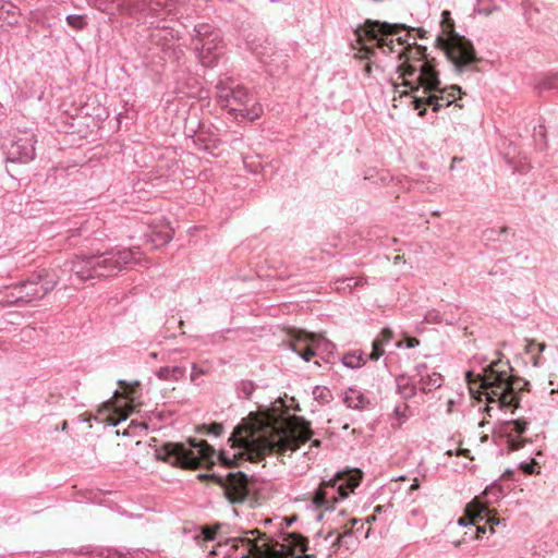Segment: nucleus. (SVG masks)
I'll list each match as a JSON object with an SVG mask.
<instances>
[{
    "mask_svg": "<svg viewBox=\"0 0 558 558\" xmlns=\"http://www.w3.org/2000/svg\"><path fill=\"white\" fill-rule=\"evenodd\" d=\"M372 347H373V351L368 355V359L372 361H377V360H379L380 356H383L385 354V350L383 349V341L374 340Z\"/></svg>",
    "mask_w": 558,
    "mask_h": 558,
    "instance_id": "30",
    "label": "nucleus"
},
{
    "mask_svg": "<svg viewBox=\"0 0 558 558\" xmlns=\"http://www.w3.org/2000/svg\"><path fill=\"white\" fill-rule=\"evenodd\" d=\"M400 70L402 71L403 85L410 87L412 92L418 90L421 87L425 94L439 92V95L430 94L427 97H413L414 108L420 110L418 116L421 117L425 114V106H430L434 111H438L442 106L448 107L454 101L456 93H461L459 86H451L450 92L440 89L438 74L428 62L421 63L418 68L405 62L400 65Z\"/></svg>",
    "mask_w": 558,
    "mask_h": 558,
    "instance_id": "4",
    "label": "nucleus"
},
{
    "mask_svg": "<svg viewBox=\"0 0 558 558\" xmlns=\"http://www.w3.org/2000/svg\"><path fill=\"white\" fill-rule=\"evenodd\" d=\"M360 470L341 471L328 481H323L315 490L312 504L315 508L331 510L340 499L347 498L360 485Z\"/></svg>",
    "mask_w": 558,
    "mask_h": 558,
    "instance_id": "8",
    "label": "nucleus"
},
{
    "mask_svg": "<svg viewBox=\"0 0 558 558\" xmlns=\"http://www.w3.org/2000/svg\"><path fill=\"white\" fill-rule=\"evenodd\" d=\"M65 20L68 25L75 31H82L87 25V16L83 14H69Z\"/></svg>",
    "mask_w": 558,
    "mask_h": 558,
    "instance_id": "27",
    "label": "nucleus"
},
{
    "mask_svg": "<svg viewBox=\"0 0 558 558\" xmlns=\"http://www.w3.org/2000/svg\"><path fill=\"white\" fill-rule=\"evenodd\" d=\"M320 444H322V442H320V440H318V439H314V440L312 441V446H314V447H319V446H320Z\"/></svg>",
    "mask_w": 558,
    "mask_h": 558,
    "instance_id": "48",
    "label": "nucleus"
},
{
    "mask_svg": "<svg viewBox=\"0 0 558 558\" xmlns=\"http://www.w3.org/2000/svg\"><path fill=\"white\" fill-rule=\"evenodd\" d=\"M407 94H408L407 92H401L400 96H403V95H407Z\"/></svg>",
    "mask_w": 558,
    "mask_h": 558,
    "instance_id": "59",
    "label": "nucleus"
},
{
    "mask_svg": "<svg viewBox=\"0 0 558 558\" xmlns=\"http://www.w3.org/2000/svg\"><path fill=\"white\" fill-rule=\"evenodd\" d=\"M408 409H409L408 404L403 403L402 405L396 407L393 413L396 414V416L398 418H400L401 422H403L407 420Z\"/></svg>",
    "mask_w": 558,
    "mask_h": 558,
    "instance_id": "35",
    "label": "nucleus"
},
{
    "mask_svg": "<svg viewBox=\"0 0 558 558\" xmlns=\"http://www.w3.org/2000/svg\"><path fill=\"white\" fill-rule=\"evenodd\" d=\"M173 238V230H168L163 233H159L157 234V239L156 240H153L154 242H156V245H163V244H167L169 243Z\"/></svg>",
    "mask_w": 558,
    "mask_h": 558,
    "instance_id": "31",
    "label": "nucleus"
},
{
    "mask_svg": "<svg viewBox=\"0 0 558 558\" xmlns=\"http://www.w3.org/2000/svg\"><path fill=\"white\" fill-rule=\"evenodd\" d=\"M0 305L1 306H25L22 292L16 284L5 288L4 291L0 290Z\"/></svg>",
    "mask_w": 558,
    "mask_h": 558,
    "instance_id": "20",
    "label": "nucleus"
},
{
    "mask_svg": "<svg viewBox=\"0 0 558 558\" xmlns=\"http://www.w3.org/2000/svg\"><path fill=\"white\" fill-rule=\"evenodd\" d=\"M425 322L429 324H438L441 322V315L437 310H429L425 314Z\"/></svg>",
    "mask_w": 558,
    "mask_h": 558,
    "instance_id": "32",
    "label": "nucleus"
},
{
    "mask_svg": "<svg viewBox=\"0 0 558 558\" xmlns=\"http://www.w3.org/2000/svg\"><path fill=\"white\" fill-rule=\"evenodd\" d=\"M192 44L198 60L205 66H213L223 53L220 31L209 23L194 26Z\"/></svg>",
    "mask_w": 558,
    "mask_h": 558,
    "instance_id": "12",
    "label": "nucleus"
},
{
    "mask_svg": "<svg viewBox=\"0 0 558 558\" xmlns=\"http://www.w3.org/2000/svg\"><path fill=\"white\" fill-rule=\"evenodd\" d=\"M216 89L218 102L230 113L235 114V117L240 114L251 121L260 117L263 112L262 106L259 104H253L251 107L248 106L252 101V96L244 86L236 84L231 80H226L220 81L217 84Z\"/></svg>",
    "mask_w": 558,
    "mask_h": 558,
    "instance_id": "9",
    "label": "nucleus"
},
{
    "mask_svg": "<svg viewBox=\"0 0 558 558\" xmlns=\"http://www.w3.org/2000/svg\"><path fill=\"white\" fill-rule=\"evenodd\" d=\"M312 435L310 422L303 417H294L280 427L258 429L253 426H238L228 441L231 447L240 449V458L258 462L269 453L294 451L310 440Z\"/></svg>",
    "mask_w": 558,
    "mask_h": 558,
    "instance_id": "2",
    "label": "nucleus"
},
{
    "mask_svg": "<svg viewBox=\"0 0 558 558\" xmlns=\"http://www.w3.org/2000/svg\"><path fill=\"white\" fill-rule=\"evenodd\" d=\"M384 507L383 506H376L375 507V512H378L380 513L383 511Z\"/></svg>",
    "mask_w": 558,
    "mask_h": 558,
    "instance_id": "51",
    "label": "nucleus"
},
{
    "mask_svg": "<svg viewBox=\"0 0 558 558\" xmlns=\"http://www.w3.org/2000/svg\"><path fill=\"white\" fill-rule=\"evenodd\" d=\"M119 385L122 389H124L126 391V383L124 380H120L119 381Z\"/></svg>",
    "mask_w": 558,
    "mask_h": 558,
    "instance_id": "49",
    "label": "nucleus"
},
{
    "mask_svg": "<svg viewBox=\"0 0 558 558\" xmlns=\"http://www.w3.org/2000/svg\"><path fill=\"white\" fill-rule=\"evenodd\" d=\"M533 365H534V366H538V365H539V359H538L537 356H535V357L533 359Z\"/></svg>",
    "mask_w": 558,
    "mask_h": 558,
    "instance_id": "50",
    "label": "nucleus"
},
{
    "mask_svg": "<svg viewBox=\"0 0 558 558\" xmlns=\"http://www.w3.org/2000/svg\"><path fill=\"white\" fill-rule=\"evenodd\" d=\"M397 40L399 41V44H403V40L401 37H398Z\"/></svg>",
    "mask_w": 558,
    "mask_h": 558,
    "instance_id": "58",
    "label": "nucleus"
},
{
    "mask_svg": "<svg viewBox=\"0 0 558 558\" xmlns=\"http://www.w3.org/2000/svg\"><path fill=\"white\" fill-rule=\"evenodd\" d=\"M420 344V341L416 339V338H409L408 341H407V347L408 348H415Z\"/></svg>",
    "mask_w": 558,
    "mask_h": 558,
    "instance_id": "42",
    "label": "nucleus"
},
{
    "mask_svg": "<svg viewBox=\"0 0 558 558\" xmlns=\"http://www.w3.org/2000/svg\"><path fill=\"white\" fill-rule=\"evenodd\" d=\"M376 520V517L375 515H371L366 519V521L369 523L372 521H375Z\"/></svg>",
    "mask_w": 558,
    "mask_h": 558,
    "instance_id": "54",
    "label": "nucleus"
},
{
    "mask_svg": "<svg viewBox=\"0 0 558 558\" xmlns=\"http://www.w3.org/2000/svg\"><path fill=\"white\" fill-rule=\"evenodd\" d=\"M449 14H450V13H449V11H444V13H442V15H444L445 17L449 16Z\"/></svg>",
    "mask_w": 558,
    "mask_h": 558,
    "instance_id": "57",
    "label": "nucleus"
},
{
    "mask_svg": "<svg viewBox=\"0 0 558 558\" xmlns=\"http://www.w3.org/2000/svg\"><path fill=\"white\" fill-rule=\"evenodd\" d=\"M449 28L448 38L438 36L437 43L456 70L462 72L464 68L477 62L478 58L471 40L454 33L452 21H450Z\"/></svg>",
    "mask_w": 558,
    "mask_h": 558,
    "instance_id": "13",
    "label": "nucleus"
},
{
    "mask_svg": "<svg viewBox=\"0 0 558 558\" xmlns=\"http://www.w3.org/2000/svg\"><path fill=\"white\" fill-rule=\"evenodd\" d=\"M206 428L207 434H211L215 436H220L223 432V426L220 423H213L210 426H204Z\"/></svg>",
    "mask_w": 558,
    "mask_h": 558,
    "instance_id": "34",
    "label": "nucleus"
},
{
    "mask_svg": "<svg viewBox=\"0 0 558 558\" xmlns=\"http://www.w3.org/2000/svg\"><path fill=\"white\" fill-rule=\"evenodd\" d=\"M539 90L558 89V73L547 74L538 84Z\"/></svg>",
    "mask_w": 558,
    "mask_h": 558,
    "instance_id": "28",
    "label": "nucleus"
},
{
    "mask_svg": "<svg viewBox=\"0 0 558 558\" xmlns=\"http://www.w3.org/2000/svg\"><path fill=\"white\" fill-rule=\"evenodd\" d=\"M19 9L7 0H0V20L8 24L17 23Z\"/></svg>",
    "mask_w": 558,
    "mask_h": 558,
    "instance_id": "23",
    "label": "nucleus"
},
{
    "mask_svg": "<svg viewBox=\"0 0 558 558\" xmlns=\"http://www.w3.org/2000/svg\"><path fill=\"white\" fill-rule=\"evenodd\" d=\"M366 362L362 351H353L342 356V364L348 368H357Z\"/></svg>",
    "mask_w": 558,
    "mask_h": 558,
    "instance_id": "25",
    "label": "nucleus"
},
{
    "mask_svg": "<svg viewBox=\"0 0 558 558\" xmlns=\"http://www.w3.org/2000/svg\"><path fill=\"white\" fill-rule=\"evenodd\" d=\"M177 22L174 20L161 19L149 27V50L155 54H160L162 60L179 62L184 50L178 44L179 32L175 29Z\"/></svg>",
    "mask_w": 558,
    "mask_h": 558,
    "instance_id": "10",
    "label": "nucleus"
},
{
    "mask_svg": "<svg viewBox=\"0 0 558 558\" xmlns=\"http://www.w3.org/2000/svg\"><path fill=\"white\" fill-rule=\"evenodd\" d=\"M201 480L211 477L223 489L227 499L232 504L243 502L250 495V480L243 472H228L226 475L199 474Z\"/></svg>",
    "mask_w": 558,
    "mask_h": 558,
    "instance_id": "18",
    "label": "nucleus"
},
{
    "mask_svg": "<svg viewBox=\"0 0 558 558\" xmlns=\"http://www.w3.org/2000/svg\"><path fill=\"white\" fill-rule=\"evenodd\" d=\"M351 535H352V534H351V532H349V531L344 532L343 534H338V535H337V537H336V539L332 542V545H333V546H335V545H338V544L342 541V538H343V537H345V536H351Z\"/></svg>",
    "mask_w": 558,
    "mask_h": 558,
    "instance_id": "41",
    "label": "nucleus"
},
{
    "mask_svg": "<svg viewBox=\"0 0 558 558\" xmlns=\"http://www.w3.org/2000/svg\"><path fill=\"white\" fill-rule=\"evenodd\" d=\"M532 344H534V342H533V341L526 345V349H525L526 353H530V352H531V345H532Z\"/></svg>",
    "mask_w": 558,
    "mask_h": 558,
    "instance_id": "53",
    "label": "nucleus"
},
{
    "mask_svg": "<svg viewBox=\"0 0 558 558\" xmlns=\"http://www.w3.org/2000/svg\"><path fill=\"white\" fill-rule=\"evenodd\" d=\"M343 402L347 404L348 408L355 410L365 409L369 403L366 396L355 388H349L344 392Z\"/></svg>",
    "mask_w": 558,
    "mask_h": 558,
    "instance_id": "21",
    "label": "nucleus"
},
{
    "mask_svg": "<svg viewBox=\"0 0 558 558\" xmlns=\"http://www.w3.org/2000/svg\"><path fill=\"white\" fill-rule=\"evenodd\" d=\"M398 392L404 398H411L415 393V388L410 387L407 384L405 385L398 384Z\"/></svg>",
    "mask_w": 558,
    "mask_h": 558,
    "instance_id": "33",
    "label": "nucleus"
},
{
    "mask_svg": "<svg viewBox=\"0 0 558 558\" xmlns=\"http://www.w3.org/2000/svg\"><path fill=\"white\" fill-rule=\"evenodd\" d=\"M428 374L427 365L424 363L417 364L415 366V376L418 377V379H423V377Z\"/></svg>",
    "mask_w": 558,
    "mask_h": 558,
    "instance_id": "37",
    "label": "nucleus"
},
{
    "mask_svg": "<svg viewBox=\"0 0 558 558\" xmlns=\"http://www.w3.org/2000/svg\"><path fill=\"white\" fill-rule=\"evenodd\" d=\"M260 60L263 63L267 64V65H270L271 62H272V59L271 60H268L266 56H262L260 57Z\"/></svg>",
    "mask_w": 558,
    "mask_h": 558,
    "instance_id": "46",
    "label": "nucleus"
},
{
    "mask_svg": "<svg viewBox=\"0 0 558 558\" xmlns=\"http://www.w3.org/2000/svg\"><path fill=\"white\" fill-rule=\"evenodd\" d=\"M329 347L333 345L323 336L304 330L294 331L290 342L291 350L301 356L305 362H308L313 356L316 355L317 349H328Z\"/></svg>",
    "mask_w": 558,
    "mask_h": 558,
    "instance_id": "19",
    "label": "nucleus"
},
{
    "mask_svg": "<svg viewBox=\"0 0 558 558\" xmlns=\"http://www.w3.org/2000/svg\"><path fill=\"white\" fill-rule=\"evenodd\" d=\"M204 374H205V372L202 368H198L195 364H193L192 373L190 376L192 381H195L198 376L204 375Z\"/></svg>",
    "mask_w": 558,
    "mask_h": 558,
    "instance_id": "39",
    "label": "nucleus"
},
{
    "mask_svg": "<svg viewBox=\"0 0 558 558\" xmlns=\"http://www.w3.org/2000/svg\"><path fill=\"white\" fill-rule=\"evenodd\" d=\"M333 535V531H329L327 536L325 537L326 541L329 539V537H331Z\"/></svg>",
    "mask_w": 558,
    "mask_h": 558,
    "instance_id": "55",
    "label": "nucleus"
},
{
    "mask_svg": "<svg viewBox=\"0 0 558 558\" xmlns=\"http://www.w3.org/2000/svg\"><path fill=\"white\" fill-rule=\"evenodd\" d=\"M60 279V276H50L46 269H41L26 280L19 282L17 286L22 292L24 303L28 305L44 299L54 289Z\"/></svg>",
    "mask_w": 558,
    "mask_h": 558,
    "instance_id": "17",
    "label": "nucleus"
},
{
    "mask_svg": "<svg viewBox=\"0 0 558 558\" xmlns=\"http://www.w3.org/2000/svg\"><path fill=\"white\" fill-rule=\"evenodd\" d=\"M404 28L405 26L402 24L366 20L363 26L355 29V35L360 44H363L364 38H367L376 41V47L381 49L383 52L389 53L393 51V39L390 37Z\"/></svg>",
    "mask_w": 558,
    "mask_h": 558,
    "instance_id": "14",
    "label": "nucleus"
},
{
    "mask_svg": "<svg viewBox=\"0 0 558 558\" xmlns=\"http://www.w3.org/2000/svg\"><path fill=\"white\" fill-rule=\"evenodd\" d=\"M98 9L108 14L154 16L160 12L169 14L179 0H97Z\"/></svg>",
    "mask_w": 558,
    "mask_h": 558,
    "instance_id": "11",
    "label": "nucleus"
},
{
    "mask_svg": "<svg viewBox=\"0 0 558 558\" xmlns=\"http://www.w3.org/2000/svg\"><path fill=\"white\" fill-rule=\"evenodd\" d=\"M512 367L508 361H493L483 374L465 373V379L470 385L478 384L488 403H496L499 409H517L519 407V393L525 389L529 381L510 375Z\"/></svg>",
    "mask_w": 558,
    "mask_h": 558,
    "instance_id": "3",
    "label": "nucleus"
},
{
    "mask_svg": "<svg viewBox=\"0 0 558 558\" xmlns=\"http://www.w3.org/2000/svg\"><path fill=\"white\" fill-rule=\"evenodd\" d=\"M136 253L137 251L129 248L93 255H76L63 264L61 272H70L71 278L74 277L78 282L97 277H110L135 262Z\"/></svg>",
    "mask_w": 558,
    "mask_h": 558,
    "instance_id": "6",
    "label": "nucleus"
},
{
    "mask_svg": "<svg viewBox=\"0 0 558 558\" xmlns=\"http://www.w3.org/2000/svg\"><path fill=\"white\" fill-rule=\"evenodd\" d=\"M484 494H485L486 496H488V497H489V496H493L494 498H496V499H497V498H499V497H500V495H501V489H500V487H499V486H497V485H493L492 487L486 488V489H485V492H484Z\"/></svg>",
    "mask_w": 558,
    "mask_h": 558,
    "instance_id": "36",
    "label": "nucleus"
},
{
    "mask_svg": "<svg viewBox=\"0 0 558 558\" xmlns=\"http://www.w3.org/2000/svg\"><path fill=\"white\" fill-rule=\"evenodd\" d=\"M294 520H295L294 518H291V519H287V518L281 519L280 525H282L283 521H286V524H287V525H291V524H292V522H293Z\"/></svg>",
    "mask_w": 558,
    "mask_h": 558,
    "instance_id": "45",
    "label": "nucleus"
},
{
    "mask_svg": "<svg viewBox=\"0 0 558 558\" xmlns=\"http://www.w3.org/2000/svg\"><path fill=\"white\" fill-rule=\"evenodd\" d=\"M185 375V368L182 366H173V367H161L157 372V377L162 380H179L183 378Z\"/></svg>",
    "mask_w": 558,
    "mask_h": 558,
    "instance_id": "24",
    "label": "nucleus"
},
{
    "mask_svg": "<svg viewBox=\"0 0 558 558\" xmlns=\"http://www.w3.org/2000/svg\"><path fill=\"white\" fill-rule=\"evenodd\" d=\"M392 339V331L388 328L383 329L380 338H376L375 340H381L383 345L388 343Z\"/></svg>",
    "mask_w": 558,
    "mask_h": 558,
    "instance_id": "38",
    "label": "nucleus"
},
{
    "mask_svg": "<svg viewBox=\"0 0 558 558\" xmlns=\"http://www.w3.org/2000/svg\"><path fill=\"white\" fill-rule=\"evenodd\" d=\"M425 51H426L425 47H416L414 49V54H415V57L417 56L418 61H421L425 57V54H424Z\"/></svg>",
    "mask_w": 558,
    "mask_h": 558,
    "instance_id": "40",
    "label": "nucleus"
},
{
    "mask_svg": "<svg viewBox=\"0 0 558 558\" xmlns=\"http://www.w3.org/2000/svg\"><path fill=\"white\" fill-rule=\"evenodd\" d=\"M537 347H538V351L543 352L545 350V348H546V344L545 343H538Z\"/></svg>",
    "mask_w": 558,
    "mask_h": 558,
    "instance_id": "47",
    "label": "nucleus"
},
{
    "mask_svg": "<svg viewBox=\"0 0 558 558\" xmlns=\"http://www.w3.org/2000/svg\"><path fill=\"white\" fill-rule=\"evenodd\" d=\"M526 427H527V423L523 420H512V421H507L505 424H504V428L502 430L505 433H515L518 435H521L523 433H525L526 430Z\"/></svg>",
    "mask_w": 558,
    "mask_h": 558,
    "instance_id": "26",
    "label": "nucleus"
},
{
    "mask_svg": "<svg viewBox=\"0 0 558 558\" xmlns=\"http://www.w3.org/2000/svg\"><path fill=\"white\" fill-rule=\"evenodd\" d=\"M469 449H462L460 450L459 454L468 456Z\"/></svg>",
    "mask_w": 558,
    "mask_h": 558,
    "instance_id": "52",
    "label": "nucleus"
},
{
    "mask_svg": "<svg viewBox=\"0 0 558 558\" xmlns=\"http://www.w3.org/2000/svg\"><path fill=\"white\" fill-rule=\"evenodd\" d=\"M487 439H488V436H487V435H484V436H482V437H481V441H482V442L487 441Z\"/></svg>",
    "mask_w": 558,
    "mask_h": 558,
    "instance_id": "56",
    "label": "nucleus"
},
{
    "mask_svg": "<svg viewBox=\"0 0 558 558\" xmlns=\"http://www.w3.org/2000/svg\"><path fill=\"white\" fill-rule=\"evenodd\" d=\"M420 488V484H418V481L415 478L414 482L412 483V485L410 486V490H416Z\"/></svg>",
    "mask_w": 558,
    "mask_h": 558,
    "instance_id": "44",
    "label": "nucleus"
},
{
    "mask_svg": "<svg viewBox=\"0 0 558 558\" xmlns=\"http://www.w3.org/2000/svg\"><path fill=\"white\" fill-rule=\"evenodd\" d=\"M460 525H475V538H482V534H485L487 530L492 534L496 532V526H506V520L497 517L496 512H493L486 505H483L478 500H473L468 505L465 510V517L459 519Z\"/></svg>",
    "mask_w": 558,
    "mask_h": 558,
    "instance_id": "15",
    "label": "nucleus"
},
{
    "mask_svg": "<svg viewBox=\"0 0 558 558\" xmlns=\"http://www.w3.org/2000/svg\"><path fill=\"white\" fill-rule=\"evenodd\" d=\"M421 390L425 393L430 392L442 385V376L439 373L432 372L426 374L423 379H418Z\"/></svg>",
    "mask_w": 558,
    "mask_h": 558,
    "instance_id": "22",
    "label": "nucleus"
},
{
    "mask_svg": "<svg viewBox=\"0 0 558 558\" xmlns=\"http://www.w3.org/2000/svg\"><path fill=\"white\" fill-rule=\"evenodd\" d=\"M218 458L226 464V465H229L230 464V460L228 458H226L225 453L221 452L219 453Z\"/></svg>",
    "mask_w": 558,
    "mask_h": 558,
    "instance_id": "43",
    "label": "nucleus"
},
{
    "mask_svg": "<svg viewBox=\"0 0 558 558\" xmlns=\"http://www.w3.org/2000/svg\"><path fill=\"white\" fill-rule=\"evenodd\" d=\"M190 447L180 442L165 444L157 457L173 466L197 469L203 462L213 463L216 452L205 440L189 439Z\"/></svg>",
    "mask_w": 558,
    "mask_h": 558,
    "instance_id": "7",
    "label": "nucleus"
},
{
    "mask_svg": "<svg viewBox=\"0 0 558 558\" xmlns=\"http://www.w3.org/2000/svg\"><path fill=\"white\" fill-rule=\"evenodd\" d=\"M400 70L402 71L403 85L410 87L412 92L418 90L421 87L425 94L439 92V95L430 94L427 97H413L414 108L420 110L418 116L421 117L425 114V106H430L434 111H438L442 106L448 107L454 101L456 93H461L459 86H451L450 92L440 89L438 74L428 62L421 63L418 68L405 62L400 65Z\"/></svg>",
    "mask_w": 558,
    "mask_h": 558,
    "instance_id": "5",
    "label": "nucleus"
},
{
    "mask_svg": "<svg viewBox=\"0 0 558 558\" xmlns=\"http://www.w3.org/2000/svg\"><path fill=\"white\" fill-rule=\"evenodd\" d=\"M254 531L242 537L222 539L217 536V529L206 526L202 534L204 539L217 541L210 554L222 558H311L307 553V539L296 533H280L279 538L260 534L258 538L250 537Z\"/></svg>",
    "mask_w": 558,
    "mask_h": 558,
    "instance_id": "1",
    "label": "nucleus"
},
{
    "mask_svg": "<svg viewBox=\"0 0 558 558\" xmlns=\"http://www.w3.org/2000/svg\"><path fill=\"white\" fill-rule=\"evenodd\" d=\"M35 135L29 131H15L3 140L2 147L7 160L28 162L35 157Z\"/></svg>",
    "mask_w": 558,
    "mask_h": 558,
    "instance_id": "16",
    "label": "nucleus"
},
{
    "mask_svg": "<svg viewBox=\"0 0 558 558\" xmlns=\"http://www.w3.org/2000/svg\"><path fill=\"white\" fill-rule=\"evenodd\" d=\"M238 389L240 397L248 399L255 390V385L251 380H243Z\"/></svg>",
    "mask_w": 558,
    "mask_h": 558,
    "instance_id": "29",
    "label": "nucleus"
}]
</instances>
